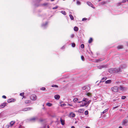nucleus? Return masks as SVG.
I'll return each mask as SVG.
<instances>
[{"label": "nucleus", "instance_id": "31", "mask_svg": "<svg viewBox=\"0 0 128 128\" xmlns=\"http://www.w3.org/2000/svg\"><path fill=\"white\" fill-rule=\"evenodd\" d=\"M78 100V98H74L73 100V101L74 102H76Z\"/></svg>", "mask_w": 128, "mask_h": 128}, {"label": "nucleus", "instance_id": "49", "mask_svg": "<svg viewBox=\"0 0 128 128\" xmlns=\"http://www.w3.org/2000/svg\"><path fill=\"white\" fill-rule=\"evenodd\" d=\"M87 88L86 86H85L82 88V89L84 90H85Z\"/></svg>", "mask_w": 128, "mask_h": 128}, {"label": "nucleus", "instance_id": "50", "mask_svg": "<svg viewBox=\"0 0 128 128\" xmlns=\"http://www.w3.org/2000/svg\"><path fill=\"white\" fill-rule=\"evenodd\" d=\"M2 97L3 98H6V97L5 96H2Z\"/></svg>", "mask_w": 128, "mask_h": 128}, {"label": "nucleus", "instance_id": "18", "mask_svg": "<svg viewBox=\"0 0 128 128\" xmlns=\"http://www.w3.org/2000/svg\"><path fill=\"white\" fill-rule=\"evenodd\" d=\"M15 123V122L14 121H12L10 123V126L12 127V126Z\"/></svg>", "mask_w": 128, "mask_h": 128}, {"label": "nucleus", "instance_id": "32", "mask_svg": "<svg viewBox=\"0 0 128 128\" xmlns=\"http://www.w3.org/2000/svg\"><path fill=\"white\" fill-rule=\"evenodd\" d=\"M72 46V47H75L76 45L74 43H72L71 44Z\"/></svg>", "mask_w": 128, "mask_h": 128}, {"label": "nucleus", "instance_id": "63", "mask_svg": "<svg viewBox=\"0 0 128 128\" xmlns=\"http://www.w3.org/2000/svg\"><path fill=\"white\" fill-rule=\"evenodd\" d=\"M52 1H54V0H51Z\"/></svg>", "mask_w": 128, "mask_h": 128}, {"label": "nucleus", "instance_id": "22", "mask_svg": "<svg viewBox=\"0 0 128 128\" xmlns=\"http://www.w3.org/2000/svg\"><path fill=\"white\" fill-rule=\"evenodd\" d=\"M69 16L71 20H73L74 19V17L71 14H70Z\"/></svg>", "mask_w": 128, "mask_h": 128}, {"label": "nucleus", "instance_id": "17", "mask_svg": "<svg viewBox=\"0 0 128 128\" xmlns=\"http://www.w3.org/2000/svg\"><path fill=\"white\" fill-rule=\"evenodd\" d=\"M32 109L31 108H25L23 110V111H26L28 110H30V109Z\"/></svg>", "mask_w": 128, "mask_h": 128}, {"label": "nucleus", "instance_id": "7", "mask_svg": "<svg viewBox=\"0 0 128 128\" xmlns=\"http://www.w3.org/2000/svg\"><path fill=\"white\" fill-rule=\"evenodd\" d=\"M48 24V22H46L44 24H42V27L44 28H45L47 26Z\"/></svg>", "mask_w": 128, "mask_h": 128}, {"label": "nucleus", "instance_id": "58", "mask_svg": "<svg viewBox=\"0 0 128 128\" xmlns=\"http://www.w3.org/2000/svg\"><path fill=\"white\" fill-rule=\"evenodd\" d=\"M119 128H122V126H119Z\"/></svg>", "mask_w": 128, "mask_h": 128}, {"label": "nucleus", "instance_id": "37", "mask_svg": "<svg viewBox=\"0 0 128 128\" xmlns=\"http://www.w3.org/2000/svg\"><path fill=\"white\" fill-rule=\"evenodd\" d=\"M106 2H105V1H103L101 3V4L102 5H104L105 4H106Z\"/></svg>", "mask_w": 128, "mask_h": 128}, {"label": "nucleus", "instance_id": "48", "mask_svg": "<svg viewBox=\"0 0 128 128\" xmlns=\"http://www.w3.org/2000/svg\"><path fill=\"white\" fill-rule=\"evenodd\" d=\"M87 18H83L82 19V21H84L86 20Z\"/></svg>", "mask_w": 128, "mask_h": 128}, {"label": "nucleus", "instance_id": "28", "mask_svg": "<svg viewBox=\"0 0 128 128\" xmlns=\"http://www.w3.org/2000/svg\"><path fill=\"white\" fill-rule=\"evenodd\" d=\"M46 105L49 106H50L52 105V104L51 103H48L46 104Z\"/></svg>", "mask_w": 128, "mask_h": 128}, {"label": "nucleus", "instance_id": "43", "mask_svg": "<svg viewBox=\"0 0 128 128\" xmlns=\"http://www.w3.org/2000/svg\"><path fill=\"white\" fill-rule=\"evenodd\" d=\"M58 8V6H55V7H54V8H52L53 10L56 9L57 8Z\"/></svg>", "mask_w": 128, "mask_h": 128}, {"label": "nucleus", "instance_id": "29", "mask_svg": "<svg viewBox=\"0 0 128 128\" xmlns=\"http://www.w3.org/2000/svg\"><path fill=\"white\" fill-rule=\"evenodd\" d=\"M30 100H26L25 101V102L26 104H28V103H30Z\"/></svg>", "mask_w": 128, "mask_h": 128}, {"label": "nucleus", "instance_id": "61", "mask_svg": "<svg viewBox=\"0 0 128 128\" xmlns=\"http://www.w3.org/2000/svg\"><path fill=\"white\" fill-rule=\"evenodd\" d=\"M88 89L90 90V88L89 87V86H88Z\"/></svg>", "mask_w": 128, "mask_h": 128}, {"label": "nucleus", "instance_id": "52", "mask_svg": "<svg viewBox=\"0 0 128 128\" xmlns=\"http://www.w3.org/2000/svg\"><path fill=\"white\" fill-rule=\"evenodd\" d=\"M47 4H48L47 3H45V4H44L43 5L44 6H46V5H47Z\"/></svg>", "mask_w": 128, "mask_h": 128}, {"label": "nucleus", "instance_id": "33", "mask_svg": "<svg viewBox=\"0 0 128 128\" xmlns=\"http://www.w3.org/2000/svg\"><path fill=\"white\" fill-rule=\"evenodd\" d=\"M52 87H56V88H58V86L56 85L53 84L52 85Z\"/></svg>", "mask_w": 128, "mask_h": 128}, {"label": "nucleus", "instance_id": "30", "mask_svg": "<svg viewBox=\"0 0 128 128\" xmlns=\"http://www.w3.org/2000/svg\"><path fill=\"white\" fill-rule=\"evenodd\" d=\"M104 67V66H98V68L100 69H101Z\"/></svg>", "mask_w": 128, "mask_h": 128}, {"label": "nucleus", "instance_id": "1", "mask_svg": "<svg viewBox=\"0 0 128 128\" xmlns=\"http://www.w3.org/2000/svg\"><path fill=\"white\" fill-rule=\"evenodd\" d=\"M120 68H112L110 70V72L112 73H117L120 72Z\"/></svg>", "mask_w": 128, "mask_h": 128}, {"label": "nucleus", "instance_id": "23", "mask_svg": "<svg viewBox=\"0 0 128 128\" xmlns=\"http://www.w3.org/2000/svg\"><path fill=\"white\" fill-rule=\"evenodd\" d=\"M117 48L118 49H121L123 48V46H119Z\"/></svg>", "mask_w": 128, "mask_h": 128}, {"label": "nucleus", "instance_id": "21", "mask_svg": "<svg viewBox=\"0 0 128 128\" xmlns=\"http://www.w3.org/2000/svg\"><path fill=\"white\" fill-rule=\"evenodd\" d=\"M74 30L75 31H77L78 30V28L77 27L75 26L74 28Z\"/></svg>", "mask_w": 128, "mask_h": 128}, {"label": "nucleus", "instance_id": "15", "mask_svg": "<svg viewBox=\"0 0 128 128\" xmlns=\"http://www.w3.org/2000/svg\"><path fill=\"white\" fill-rule=\"evenodd\" d=\"M6 103H4L2 104L0 106V108H4L6 105Z\"/></svg>", "mask_w": 128, "mask_h": 128}, {"label": "nucleus", "instance_id": "41", "mask_svg": "<svg viewBox=\"0 0 128 128\" xmlns=\"http://www.w3.org/2000/svg\"><path fill=\"white\" fill-rule=\"evenodd\" d=\"M80 47L81 48H83L84 47V44H82L81 45Z\"/></svg>", "mask_w": 128, "mask_h": 128}, {"label": "nucleus", "instance_id": "38", "mask_svg": "<svg viewBox=\"0 0 128 128\" xmlns=\"http://www.w3.org/2000/svg\"><path fill=\"white\" fill-rule=\"evenodd\" d=\"M91 101L90 100H89V101H88H88H87L86 102V103L87 104V105H88V104H89L90 103V102H91Z\"/></svg>", "mask_w": 128, "mask_h": 128}, {"label": "nucleus", "instance_id": "47", "mask_svg": "<svg viewBox=\"0 0 128 128\" xmlns=\"http://www.w3.org/2000/svg\"><path fill=\"white\" fill-rule=\"evenodd\" d=\"M74 34H72L71 35L70 37L71 38H74Z\"/></svg>", "mask_w": 128, "mask_h": 128}, {"label": "nucleus", "instance_id": "14", "mask_svg": "<svg viewBox=\"0 0 128 128\" xmlns=\"http://www.w3.org/2000/svg\"><path fill=\"white\" fill-rule=\"evenodd\" d=\"M54 97L56 99L58 100L60 98V96L59 95L56 94L54 96Z\"/></svg>", "mask_w": 128, "mask_h": 128}, {"label": "nucleus", "instance_id": "9", "mask_svg": "<svg viewBox=\"0 0 128 128\" xmlns=\"http://www.w3.org/2000/svg\"><path fill=\"white\" fill-rule=\"evenodd\" d=\"M107 78L106 76H104L101 79V80L100 82H104L106 79Z\"/></svg>", "mask_w": 128, "mask_h": 128}, {"label": "nucleus", "instance_id": "64", "mask_svg": "<svg viewBox=\"0 0 128 128\" xmlns=\"http://www.w3.org/2000/svg\"><path fill=\"white\" fill-rule=\"evenodd\" d=\"M65 104H64V106Z\"/></svg>", "mask_w": 128, "mask_h": 128}, {"label": "nucleus", "instance_id": "10", "mask_svg": "<svg viewBox=\"0 0 128 128\" xmlns=\"http://www.w3.org/2000/svg\"><path fill=\"white\" fill-rule=\"evenodd\" d=\"M15 100L13 98H11L8 99V103H10L11 102H14V101Z\"/></svg>", "mask_w": 128, "mask_h": 128}, {"label": "nucleus", "instance_id": "16", "mask_svg": "<svg viewBox=\"0 0 128 128\" xmlns=\"http://www.w3.org/2000/svg\"><path fill=\"white\" fill-rule=\"evenodd\" d=\"M60 121L61 122V123L63 125H64V120H62V118H60Z\"/></svg>", "mask_w": 128, "mask_h": 128}, {"label": "nucleus", "instance_id": "35", "mask_svg": "<svg viewBox=\"0 0 128 128\" xmlns=\"http://www.w3.org/2000/svg\"><path fill=\"white\" fill-rule=\"evenodd\" d=\"M126 1H128V0H122V2L124 3L126 2Z\"/></svg>", "mask_w": 128, "mask_h": 128}, {"label": "nucleus", "instance_id": "19", "mask_svg": "<svg viewBox=\"0 0 128 128\" xmlns=\"http://www.w3.org/2000/svg\"><path fill=\"white\" fill-rule=\"evenodd\" d=\"M128 122L127 120H123L122 122V124L124 125L126 124Z\"/></svg>", "mask_w": 128, "mask_h": 128}, {"label": "nucleus", "instance_id": "53", "mask_svg": "<svg viewBox=\"0 0 128 128\" xmlns=\"http://www.w3.org/2000/svg\"><path fill=\"white\" fill-rule=\"evenodd\" d=\"M9 125H7L6 126V128H8L9 127Z\"/></svg>", "mask_w": 128, "mask_h": 128}, {"label": "nucleus", "instance_id": "2", "mask_svg": "<svg viewBox=\"0 0 128 128\" xmlns=\"http://www.w3.org/2000/svg\"><path fill=\"white\" fill-rule=\"evenodd\" d=\"M38 119V116L34 117L30 119H27L28 121L30 122H34L36 120H37Z\"/></svg>", "mask_w": 128, "mask_h": 128}, {"label": "nucleus", "instance_id": "25", "mask_svg": "<svg viewBox=\"0 0 128 128\" xmlns=\"http://www.w3.org/2000/svg\"><path fill=\"white\" fill-rule=\"evenodd\" d=\"M76 4L78 5H79L81 4V2L78 0H77L76 2Z\"/></svg>", "mask_w": 128, "mask_h": 128}, {"label": "nucleus", "instance_id": "27", "mask_svg": "<svg viewBox=\"0 0 128 128\" xmlns=\"http://www.w3.org/2000/svg\"><path fill=\"white\" fill-rule=\"evenodd\" d=\"M61 12L62 13V14H64V15H66V12L65 11H62Z\"/></svg>", "mask_w": 128, "mask_h": 128}, {"label": "nucleus", "instance_id": "57", "mask_svg": "<svg viewBox=\"0 0 128 128\" xmlns=\"http://www.w3.org/2000/svg\"><path fill=\"white\" fill-rule=\"evenodd\" d=\"M19 128H22V127L21 126H20L19 127Z\"/></svg>", "mask_w": 128, "mask_h": 128}, {"label": "nucleus", "instance_id": "39", "mask_svg": "<svg viewBox=\"0 0 128 128\" xmlns=\"http://www.w3.org/2000/svg\"><path fill=\"white\" fill-rule=\"evenodd\" d=\"M88 114V112L87 110L86 111L84 112V114L87 115Z\"/></svg>", "mask_w": 128, "mask_h": 128}, {"label": "nucleus", "instance_id": "42", "mask_svg": "<svg viewBox=\"0 0 128 128\" xmlns=\"http://www.w3.org/2000/svg\"><path fill=\"white\" fill-rule=\"evenodd\" d=\"M40 90H46V88L44 87H42L40 88Z\"/></svg>", "mask_w": 128, "mask_h": 128}, {"label": "nucleus", "instance_id": "6", "mask_svg": "<svg viewBox=\"0 0 128 128\" xmlns=\"http://www.w3.org/2000/svg\"><path fill=\"white\" fill-rule=\"evenodd\" d=\"M87 4L89 6L91 7L94 8H95V7H94L93 5L90 2H87Z\"/></svg>", "mask_w": 128, "mask_h": 128}, {"label": "nucleus", "instance_id": "12", "mask_svg": "<svg viewBox=\"0 0 128 128\" xmlns=\"http://www.w3.org/2000/svg\"><path fill=\"white\" fill-rule=\"evenodd\" d=\"M119 89L121 90H124L126 89V88L125 87L120 86V87Z\"/></svg>", "mask_w": 128, "mask_h": 128}, {"label": "nucleus", "instance_id": "54", "mask_svg": "<svg viewBox=\"0 0 128 128\" xmlns=\"http://www.w3.org/2000/svg\"><path fill=\"white\" fill-rule=\"evenodd\" d=\"M71 128H75V127L74 126H72L71 127Z\"/></svg>", "mask_w": 128, "mask_h": 128}, {"label": "nucleus", "instance_id": "46", "mask_svg": "<svg viewBox=\"0 0 128 128\" xmlns=\"http://www.w3.org/2000/svg\"><path fill=\"white\" fill-rule=\"evenodd\" d=\"M126 98V97L125 96H122V99H124Z\"/></svg>", "mask_w": 128, "mask_h": 128}, {"label": "nucleus", "instance_id": "36", "mask_svg": "<svg viewBox=\"0 0 128 128\" xmlns=\"http://www.w3.org/2000/svg\"><path fill=\"white\" fill-rule=\"evenodd\" d=\"M122 3V2L118 3L116 4V6H118L121 5Z\"/></svg>", "mask_w": 128, "mask_h": 128}, {"label": "nucleus", "instance_id": "56", "mask_svg": "<svg viewBox=\"0 0 128 128\" xmlns=\"http://www.w3.org/2000/svg\"><path fill=\"white\" fill-rule=\"evenodd\" d=\"M86 128H90V127H88V126H86Z\"/></svg>", "mask_w": 128, "mask_h": 128}, {"label": "nucleus", "instance_id": "60", "mask_svg": "<svg viewBox=\"0 0 128 128\" xmlns=\"http://www.w3.org/2000/svg\"><path fill=\"white\" fill-rule=\"evenodd\" d=\"M47 128H49V126H47Z\"/></svg>", "mask_w": 128, "mask_h": 128}, {"label": "nucleus", "instance_id": "20", "mask_svg": "<svg viewBox=\"0 0 128 128\" xmlns=\"http://www.w3.org/2000/svg\"><path fill=\"white\" fill-rule=\"evenodd\" d=\"M112 81L111 80H108L106 81L105 82V83L106 84H110L111 83Z\"/></svg>", "mask_w": 128, "mask_h": 128}, {"label": "nucleus", "instance_id": "45", "mask_svg": "<svg viewBox=\"0 0 128 128\" xmlns=\"http://www.w3.org/2000/svg\"><path fill=\"white\" fill-rule=\"evenodd\" d=\"M24 94V92H22V93H20V95L21 96H23Z\"/></svg>", "mask_w": 128, "mask_h": 128}, {"label": "nucleus", "instance_id": "24", "mask_svg": "<svg viewBox=\"0 0 128 128\" xmlns=\"http://www.w3.org/2000/svg\"><path fill=\"white\" fill-rule=\"evenodd\" d=\"M108 110V109H106L104 110L101 113V114H104Z\"/></svg>", "mask_w": 128, "mask_h": 128}, {"label": "nucleus", "instance_id": "5", "mask_svg": "<svg viewBox=\"0 0 128 128\" xmlns=\"http://www.w3.org/2000/svg\"><path fill=\"white\" fill-rule=\"evenodd\" d=\"M88 100V99L87 98H84L81 101L78 102V103H83V102H86Z\"/></svg>", "mask_w": 128, "mask_h": 128}, {"label": "nucleus", "instance_id": "26", "mask_svg": "<svg viewBox=\"0 0 128 128\" xmlns=\"http://www.w3.org/2000/svg\"><path fill=\"white\" fill-rule=\"evenodd\" d=\"M92 41V38H90V40H88V42L89 43H91Z\"/></svg>", "mask_w": 128, "mask_h": 128}, {"label": "nucleus", "instance_id": "55", "mask_svg": "<svg viewBox=\"0 0 128 128\" xmlns=\"http://www.w3.org/2000/svg\"><path fill=\"white\" fill-rule=\"evenodd\" d=\"M70 106H72V105L71 104H68Z\"/></svg>", "mask_w": 128, "mask_h": 128}, {"label": "nucleus", "instance_id": "8", "mask_svg": "<svg viewBox=\"0 0 128 128\" xmlns=\"http://www.w3.org/2000/svg\"><path fill=\"white\" fill-rule=\"evenodd\" d=\"M84 110V108H82L79 109L78 110V113H82Z\"/></svg>", "mask_w": 128, "mask_h": 128}, {"label": "nucleus", "instance_id": "3", "mask_svg": "<svg viewBox=\"0 0 128 128\" xmlns=\"http://www.w3.org/2000/svg\"><path fill=\"white\" fill-rule=\"evenodd\" d=\"M30 98L32 100H35L37 99L36 96L34 94H33L30 96Z\"/></svg>", "mask_w": 128, "mask_h": 128}, {"label": "nucleus", "instance_id": "11", "mask_svg": "<svg viewBox=\"0 0 128 128\" xmlns=\"http://www.w3.org/2000/svg\"><path fill=\"white\" fill-rule=\"evenodd\" d=\"M85 106L86 107L88 106V105L86 102H84V103H82L81 105H80V107H83Z\"/></svg>", "mask_w": 128, "mask_h": 128}, {"label": "nucleus", "instance_id": "59", "mask_svg": "<svg viewBox=\"0 0 128 128\" xmlns=\"http://www.w3.org/2000/svg\"><path fill=\"white\" fill-rule=\"evenodd\" d=\"M43 120H40V122H42V121Z\"/></svg>", "mask_w": 128, "mask_h": 128}, {"label": "nucleus", "instance_id": "51", "mask_svg": "<svg viewBox=\"0 0 128 128\" xmlns=\"http://www.w3.org/2000/svg\"><path fill=\"white\" fill-rule=\"evenodd\" d=\"M118 106H116L115 107H114L113 108V109L114 110L116 108H118Z\"/></svg>", "mask_w": 128, "mask_h": 128}, {"label": "nucleus", "instance_id": "62", "mask_svg": "<svg viewBox=\"0 0 128 128\" xmlns=\"http://www.w3.org/2000/svg\"><path fill=\"white\" fill-rule=\"evenodd\" d=\"M64 48V46H63V47H62V48Z\"/></svg>", "mask_w": 128, "mask_h": 128}, {"label": "nucleus", "instance_id": "44", "mask_svg": "<svg viewBox=\"0 0 128 128\" xmlns=\"http://www.w3.org/2000/svg\"><path fill=\"white\" fill-rule=\"evenodd\" d=\"M86 95H87L88 96H91V94L90 93H87L86 94Z\"/></svg>", "mask_w": 128, "mask_h": 128}, {"label": "nucleus", "instance_id": "34", "mask_svg": "<svg viewBox=\"0 0 128 128\" xmlns=\"http://www.w3.org/2000/svg\"><path fill=\"white\" fill-rule=\"evenodd\" d=\"M102 60V59L101 58H100V59H97L96 60V62H98L99 61H101Z\"/></svg>", "mask_w": 128, "mask_h": 128}, {"label": "nucleus", "instance_id": "13", "mask_svg": "<svg viewBox=\"0 0 128 128\" xmlns=\"http://www.w3.org/2000/svg\"><path fill=\"white\" fill-rule=\"evenodd\" d=\"M69 116L70 117H74L75 116V114L73 113H71L70 114Z\"/></svg>", "mask_w": 128, "mask_h": 128}, {"label": "nucleus", "instance_id": "4", "mask_svg": "<svg viewBox=\"0 0 128 128\" xmlns=\"http://www.w3.org/2000/svg\"><path fill=\"white\" fill-rule=\"evenodd\" d=\"M111 90L112 91L114 92H117L118 90V87L115 86L112 87L111 88Z\"/></svg>", "mask_w": 128, "mask_h": 128}, {"label": "nucleus", "instance_id": "40", "mask_svg": "<svg viewBox=\"0 0 128 128\" xmlns=\"http://www.w3.org/2000/svg\"><path fill=\"white\" fill-rule=\"evenodd\" d=\"M81 58L82 60L83 61L84 60V58L83 56H81Z\"/></svg>", "mask_w": 128, "mask_h": 128}]
</instances>
